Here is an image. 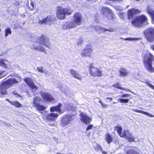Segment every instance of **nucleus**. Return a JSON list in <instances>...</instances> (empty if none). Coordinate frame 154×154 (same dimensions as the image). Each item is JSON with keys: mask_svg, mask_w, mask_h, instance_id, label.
I'll use <instances>...</instances> for the list:
<instances>
[{"mask_svg": "<svg viewBox=\"0 0 154 154\" xmlns=\"http://www.w3.org/2000/svg\"><path fill=\"white\" fill-rule=\"evenodd\" d=\"M144 67L147 71L149 72H154V67L152 66L154 61L153 56L150 53H147L144 56L143 60Z\"/></svg>", "mask_w": 154, "mask_h": 154, "instance_id": "nucleus-1", "label": "nucleus"}, {"mask_svg": "<svg viewBox=\"0 0 154 154\" xmlns=\"http://www.w3.org/2000/svg\"><path fill=\"white\" fill-rule=\"evenodd\" d=\"M148 18L142 15L136 17L132 19L131 23L133 25L137 27H142L147 24Z\"/></svg>", "mask_w": 154, "mask_h": 154, "instance_id": "nucleus-2", "label": "nucleus"}, {"mask_svg": "<svg viewBox=\"0 0 154 154\" xmlns=\"http://www.w3.org/2000/svg\"><path fill=\"white\" fill-rule=\"evenodd\" d=\"M16 81L14 79H9L3 82L0 86L1 93L3 95L6 94V89L11 87L13 84L16 83Z\"/></svg>", "mask_w": 154, "mask_h": 154, "instance_id": "nucleus-3", "label": "nucleus"}, {"mask_svg": "<svg viewBox=\"0 0 154 154\" xmlns=\"http://www.w3.org/2000/svg\"><path fill=\"white\" fill-rule=\"evenodd\" d=\"M72 11L70 8H63L61 7L57 8V15L59 19H63L65 18L66 15H70Z\"/></svg>", "mask_w": 154, "mask_h": 154, "instance_id": "nucleus-4", "label": "nucleus"}, {"mask_svg": "<svg viewBox=\"0 0 154 154\" xmlns=\"http://www.w3.org/2000/svg\"><path fill=\"white\" fill-rule=\"evenodd\" d=\"M145 37L147 41L152 42L154 41V29L149 28L144 32Z\"/></svg>", "mask_w": 154, "mask_h": 154, "instance_id": "nucleus-5", "label": "nucleus"}, {"mask_svg": "<svg viewBox=\"0 0 154 154\" xmlns=\"http://www.w3.org/2000/svg\"><path fill=\"white\" fill-rule=\"evenodd\" d=\"M36 42L39 44L45 46L49 49L51 48L48 38L43 35H42L41 37L37 38Z\"/></svg>", "mask_w": 154, "mask_h": 154, "instance_id": "nucleus-6", "label": "nucleus"}, {"mask_svg": "<svg viewBox=\"0 0 154 154\" xmlns=\"http://www.w3.org/2000/svg\"><path fill=\"white\" fill-rule=\"evenodd\" d=\"M41 101V99L39 97L36 96L34 97L33 103V106L35 107L38 110L42 111L46 109V107L40 104V102Z\"/></svg>", "mask_w": 154, "mask_h": 154, "instance_id": "nucleus-7", "label": "nucleus"}, {"mask_svg": "<svg viewBox=\"0 0 154 154\" xmlns=\"http://www.w3.org/2000/svg\"><path fill=\"white\" fill-rule=\"evenodd\" d=\"M73 119L72 116L69 115H65L62 118L60 125L62 127L66 126L70 124Z\"/></svg>", "mask_w": 154, "mask_h": 154, "instance_id": "nucleus-8", "label": "nucleus"}, {"mask_svg": "<svg viewBox=\"0 0 154 154\" xmlns=\"http://www.w3.org/2000/svg\"><path fill=\"white\" fill-rule=\"evenodd\" d=\"M126 154H139L138 152V149L137 147L133 146H126L124 149Z\"/></svg>", "mask_w": 154, "mask_h": 154, "instance_id": "nucleus-9", "label": "nucleus"}, {"mask_svg": "<svg viewBox=\"0 0 154 154\" xmlns=\"http://www.w3.org/2000/svg\"><path fill=\"white\" fill-rule=\"evenodd\" d=\"M92 51L91 45H86L81 52V55L82 57H89L92 53Z\"/></svg>", "mask_w": 154, "mask_h": 154, "instance_id": "nucleus-10", "label": "nucleus"}, {"mask_svg": "<svg viewBox=\"0 0 154 154\" xmlns=\"http://www.w3.org/2000/svg\"><path fill=\"white\" fill-rule=\"evenodd\" d=\"M42 97L44 100L47 102L55 101L54 97L50 94L45 92H42L41 94Z\"/></svg>", "mask_w": 154, "mask_h": 154, "instance_id": "nucleus-11", "label": "nucleus"}, {"mask_svg": "<svg viewBox=\"0 0 154 154\" xmlns=\"http://www.w3.org/2000/svg\"><path fill=\"white\" fill-rule=\"evenodd\" d=\"M89 70L90 74L92 76H101L102 75L101 72L97 68L93 67L92 65L90 66Z\"/></svg>", "mask_w": 154, "mask_h": 154, "instance_id": "nucleus-12", "label": "nucleus"}, {"mask_svg": "<svg viewBox=\"0 0 154 154\" xmlns=\"http://www.w3.org/2000/svg\"><path fill=\"white\" fill-rule=\"evenodd\" d=\"M56 18L54 16H48L45 18L44 19L42 20H40L38 21V23L40 24L45 23L47 24H49L50 22H52L55 21Z\"/></svg>", "mask_w": 154, "mask_h": 154, "instance_id": "nucleus-13", "label": "nucleus"}, {"mask_svg": "<svg viewBox=\"0 0 154 154\" xmlns=\"http://www.w3.org/2000/svg\"><path fill=\"white\" fill-rule=\"evenodd\" d=\"M122 137L128 139L129 142H132L134 141V137L132 135L131 133L129 132V131L124 130L122 134Z\"/></svg>", "mask_w": 154, "mask_h": 154, "instance_id": "nucleus-14", "label": "nucleus"}, {"mask_svg": "<svg viewBox=\"0 0 154 154\" xmlns=\"http://www.w3.org/2000/svg\"><path fill=\"white\" fill-rule=\"evenodd\" d=\"M94 28L95 31L99 33H100L101 32H106V31L113 32L114 31V29L113 28H109V29H106L102 27L99 26H94Z\"/></svg>", "mask_w": 154, "mask_h": 154, "instance_id": "nucleus-15", "label": "nucleus"}, {"mask_svg": "<svg viewBox=\"0 0 154 154\" xmlns=\"http://www.w3.org/2000/svg\"><path fill=\"white\" fill-rule=\"evenodd\" d=\"M80 116L81 121L85 124H89L92 120L88 116L83 113L80 114Z\"/></svg>", "mask_w": 154, "mask_h": 154, "instance_id": "nucleus-16", "label": "nucleus"}, {"mask_svg": "<svg viewBox=\"0 0 154 154\" xmlns=\"http://www.w3.org/2000/svg\"><path fill=\"white\" fill-rule=\"evenodd\" d=\"M72 21L76 26L80 25L82 21V15L81 14L79 13H75L74 16V20Z\"/></svg>", "mask_w": 154, "mask_h": 154, "instance_id": "nucleus-17", "label": "nucleus"}, {"mask_svg": "<svg viewBox=\"0 0 154 154\" xmlns=\"http://www.w3.org/2000/svg\"><path fill=\"white\" fill-rule=\"evenodd\" d=\"M76 25L73 21L66 23L62 26L63 29L66 30L75 27Z\"/></svg>", "mask_w": 154, "mask_h": 154, "instance_id": "nucleus-18", "label": "nucleus"}, {"mask_svg": "<svg viewBox=\"0 0 154 154\" xmlns=\"http://www.w3.org/2000/svg\"><path fill=\"white\" fill-rule=\"evenodd\" d=\"M140 13V11L137 9H133L129 10L128 12V16L129 19L131 18L134 15Z\"/></svg>", "mask_w": 154, "mask_h": 154, "instance_id": "nucleus-19", "label": "nucleus"}, {"mask_svg": "<svg viewBox=\"0 0 154 154\" xmlns=\"http://www.w3.org/2000/svg\"><path fill=\"white\" fill-rule=\"evenodd\" d=\"M58 116V115L57 113H50L47 116V118L49 121L54 122L55 121L54 118H57Z\"/></svg>", "mask_w": 154, "mask_h": 154, "instance_id": "nucleus-20", "label": "nucleus"}, {"mask_svg": "<svg viewBox=\"0 0 154 154\" xmlns=\"http://www.w3.org/2000/svg\"><path fill=\"white\" fill-rule=\"evenodd\" d=\"M70 72L72 77L81 80L82 78L81 75L77 71L73 69L70 70Z\"/></svg>", "mask_w": 154, "mask_h": 154, "instance_id": "nucleus-21", "label": "nucleus"}, {"mask_svg": "<svg viewBox=\"0 0 154 154\" xmlns=\"http://www.w3.org/2000/svg\"><path fill=\"white\" fill-rule=\"evenodd\" d=\"M31 48L32 49L37 50L38 51L43 52L46 54H47V52L46 51L45 48L39 45L37 46H36L34 45H33L31 46Z\"/></svg>", "mask_w": 154, "mask_h": 154, "instance_id": "nucleus-22", "label": "nucleus"}, {"mask_svg": "<svg viewBox=\"0 0 154 154\" xmlns=\"http://www.w3.org/2000/svg\"><path fill=\"white\" fill-rule=\"evenodd\" d=\"M62 105L61 103H59L57 106H53L51 107L50 108V111L51 112H53L55 111H57L58 112L61 113V110L60 108Z\"/></svg>", "mask_w": 154, "mask_h": 154, "instance_id": "nucleus-23", "label": "nucleus"}, {"mask_svg": "<svg viewBox=\"0 0 154 154\" xmlns=\"http://www.w3.org/2000/svg\"><path fill=\"white\" fill-rule=\"evenodd\" d=\"M146 11L147 13L151 15L152 21L154 22V11H153L152 9H151L149 6H148Z\"/></svg>", "mask_w": 154, "mask_h": 154, "instance_id": "nucleus-24", "label": "nucleus"}, {"mask_svg": "<svg viewBox=\"0 0 154 154\" xmlns=\"http://www.w3.org/2000/svg\"><path fill=\"white\" fill-rule=\"evenodd\" d=\"M131 110L132 111L134 112H136L144 114L150 117H153L154 116L151 114H149L146 112L143 111L142 110L136 109H132Z\"/></svg>", "mask_w": 154, "mask_h": 154, "instance_id": "nucleus-25", "label": "nucleus"}, {"mask_svg": "<svg viewBox=\"0 0 154 154\" xmlns=\"http://www.w3.org/2000/svg\"><path fill=\"white\" fill-rule=\"evenodd\" d=\"M106 140L108 143H110L113 140L112 137L109 133H107L105 135Z\"/></svg>", "mask_w": 154, "mask_h": 154, "instance_id": "nucleus-26", "label": "nucleus"}, {"mask_svg": "<svg viewBox=\"0 0 154 154\" xmlns=\"http://www.w3.org/2000/svg\"><path fill=\"white\" fill-rule=\"evenodd\" d=\"M121 76H126L128 73L127 71L124 69H121L119 71Z\"/></svg>", "mask_w": 154, "mask_h": 154, "instance_id": "nucleus-27", "label": "nucleus"}, {"mask_svg": "<svg viewBox=\"0 0 154 154\" xmlns=\"http://www.w3.org/2000/svg\"><path fill=\"white\" fill-rule=\"evenodd\" d=\"M115 130L117 131L118 134L121 137L122 136V128L121 127L116 126L115 128Z\"/></svg>", "mask_w": 154, "mask_h": 154, "instance_id": "nucleus-28", "label": "nucleus"}, {"mask_svg": "<svg viewBox=\"0 0 154 154\" xmlns=\"http://www.w3.org/2000/svg\"><path fill=\"white\" fill-rule=\"evenodd\" d=\"M11 104L17 107H21V105L17 101H12Z\"/></svg>", "mask_w": 154, "mask_h": 154, "instance_id": "nucleus-29", "label": "nucleus"}, {"mask_svg": "<svg viewBox=\"0 0 154 154\" xmlns=\"http://www.w3.org/2000/svg\"><path fill=\"white\" fill-rule=\"evenodd\" d=\"M106 17L109 19L113 20L114 19L116 16L115 14L113 13H110V14H108L107 16L106 15Z\"/></svg>", "mask_w": 154, "mask_h": 154, "instance_id": "nucleus-30", "label": "nucleus"}, {"mask_svg": "<svg viewBox=\"0 0 154 154\" xmlns=\"http://www.w3.org/2000/svg\"><path fill=\"white\" fill-rule=\"evenodd\" d=\"M5 36L6 37L9 34H11L12 32L10 28H6L5 30Z\"/></svg>", "mask_w": 154, "mask_h": 154, "instance_id": "nucleus-31", "label": "nucleus"}, {"mask_svg": "<svg viewBox=\"0 0 154 154\" xmlns=\"http://www.w3.org/2000/svg\"><path fill=\"white\" fill-rule=\"evenodd\" d=\"M65 106L68 110H73L75 109V108L70 105V104H66Z\"/></svg>", "mask_w": 154, "mask_h": 154, "instance_id": "nucleus-32", "label": "nucleus"}, {"mask_svg": "<svg viewBox=\"0 0 154 154\" xmlns=\"http://www.w3.org/2000/svg\"><path fill=\"white\" fill-rule=\"evenodd\" d=\"M121 39H124L125 40L127 41H136L138 40H139L140 39L139 38H121Z\"/></svg>", "mask_w": 154, "mask_h": 154, "instance_id": "nucleus-33", "label": "nucleus"}, {"mask_svg": "<svg viewBox=\"0 0 154 154\" xmlns=\"http://www.w3.org/2000/svg\"><path fill=\"white\" fill-rule=\"evenodd\" d=\"M4 60L0 58V65L5 68L7 67V65L4 61Z\"/></svg>", "mask_w": 154, "mask_h": 154, "instance_id": "nucleus-34", "label": "nucleus"}, {"mask_svg": "<svg viewBox=\"0 0 154 154\" xmlns=\"http://www.w3.org/2000/svg\"><path fill=\"white\" fill-rule=\"evenodd\" d=\"M128 99H119L118 100L119 102L121 103H128L129 101Z\"/></svg>", "mask_w": 154, "mask_h": 154, "instance_id": "nucleus-35", "label": "nucleus"}, {"mask_svg": "<svg viewBox=\"0 0 154 154\" xmlns=\"http://www.w3.org/2000/svg\"><path fill=\"white\" fill-rule=\"evenodd\" d=\"M113 86L115 88L120 89L121 90L124 89V88H122L119 86V84L118 83H117L114 85Z\"/></svg>", "mask_w": 154, "mask_h": 154, "instance_id": "nucleus-36", "label": "nucleus"}, {"mask_svg": "<svg viewBox=\"0 0 154 154\" xmlns=\"http://www.w3.org/2000/svg\"><path fill=\"white\" fill-rule=\"evenodd\" d=\"M24 81L28 85L31 83V79L29 78H27L25 79Z\"/></svg>", "mask_w": 154, "mask_h": 154, "instance_id": "nucleus-37", "label": "nucleus"}, {"mask_svg": "<svg viewBox=\"0 0 154 154\" xmlns=\"http://www.w3.org/2000/svg\"><path fill=\"white\" fill-rule=\"evenodd\" d=\"M11 79H14L17 82L16 83H15L14 84H13V85H15V84H16L17 83H18L19 82H21V78L20 77L18 76V77H17V79H15L14 78H12Z\"/></svg>", "mask_w": 154, "mask_h": 154, "instance_id": "nucleus-38", "label": "nucleus"}, {"mask_svg": "<svg viewBox=\"0 0 154 154\" xmlns=\"http://www.w3.org/2000/svg\"><path fill=\"white\" fill-rule=\"evenodd\" d=\"M13 94H14V95L16 96V97H19L20 98H20V99H21L22 97L20 96V95L16 91H14L13 92Z\"/></svg>", "mask_w": 154, "mask_h": 154, "instance_id": "nucleus-39", "label": "nucleus"}, {"mask_svg": "<svg viewBox=\"0 0 154 154\" xmlns=\"http://www.w3.org/2000/svg\"><path fill=\"white\" fill-rule=\"evenodd\" d=\"M43 69V67H37V70H38V71L41 73H43L44 72V70Z\"/></svg>", "mask_w": 154, "mask_h": 154, "instance_id": "nucleus-40", "label": "nucleus"}, {"mask_svg": "<svg viewBox=\"0 0 154 154\" xmlns=\"http://www.w3.org/2000/svg\"><path fill=\"white\" fill-rule=\"evenodd\" d=\"M31 87L32 88L33 91H35L37 89V87L33 84H31Z\"/></svg>", "mask_w": 154, "mask_h": 154, "instance_id": "nucleus-41", "label": "nucleus"}, {"mask_svg": "<svg viewBox=\"0 0 154 154\" xmlns=\"http://www.w3.org/2000/svg\"><path fill=\"white\" fill-rule=\"evenodd\" d=\"M93 127L92 125H90L88 126L86 129V131H88V130L92 129Z\"/></svg>", "mask_w": 154, "mask_h": 154, "instance_id": "nucleus-42", "label": "nucleus"}, {"mask_svg": "<svg viewBox=\"0 0 154 154\" xmlns=\"http://www.w3.org/2000/svg\"><path fill=\"white\" fill-rule=\"evenodd\" d=\"M96 147L98 150H100L101 151H102V150H103L102 147L99 145L97 144Z\"/></svg>", "mask_w": 154, "mask_h": 154, "instance_id": "nucleus-43", "label": "nucleus"}, {"mask_svg": "<svg viewBox=\"0 0 154 154\" xmlns=\"http://www.w3.org/2000/svg\"><path fill=\"white\" fill-rule=\"evenodd\" d=\"M147 85L149 87H150L154 90V86L152 85L149 83H147Z\"/></svg>", "mask_w": 154, "mask_h": 154, "instance_id": "nucleus-44", "label": "nucleus"}, {"mask_svg": "<svg viewBox=\"0 0 154 154\" xmlns=\"http://www.w3.org/2000/svg\"><path fill=\"white\" fill-rule=\"evenodd\" d=\"M130 96V95L128 94H123L121 96V97H128Z\"/></svg>", "mask_w": 154, "mask_h": 154, "instance_id": "nucleus-45", "label": "nucleus"}, {"mask_svg": "<svg viewBox=\"0 0 154 154\" xmlns=\"http://www.w3.org/2000/svg\"><path fill=\"white\" fill-rule=\"evenodd\" d=\"M30 5L32 7V10H33L34 8V5L33 3L32 2V1H31L30 2Z\"/></svg>", "mask_w": 154, "mask_h": 154, "instance_id": "nucleus-46", "label": "nucleus"}, {"mask_svg": "<svg viewBox=\"0 0 154 154\" xmlns=\"http://www.w3.org/2000/svg\"><path fill=\"white\" fill-rule=\"evenodd\" d=\"M82 41L81 40H79L77 42V44L78 45H80L82 44Z\"/></svg>", "mask_w": 154, "mask_h": 154, "instance_id": "nucleus-47", "label": "nucleus"}, {"mask_svg": "<svg viewBox=\"0 0 154 154\" xmlns=\"http://www.w3.org/2000/svg\"><path fill=\"white\" fill-rule=\"evenodd\" d=\"M101 106L104 107V108H106L107 107V105H106V104H103V103H101Z\"/></svg>", "mask_w": 154, "mask_h": 154, "instance_id": "nucleus-48", "label": "nucleus"}, {"mask_svg": "<svg viewBox=\"0 0 154 154\" xmlns=\"http://www.w3.org/2000/svg\"><path fill=\"white\" fill-rule=\"evenodd\" d=\"M106 100H109L110 101L112 100V98L111 97H106Z\"/></svg>", "mask_w": 154, "mask_h": 154, "instance_id": "nucleus-49", "label": "nucleus"}, {"mask_svg": "<svg viewBox=\"0 0 154 154\" xmlns=\"http://www.w3.org/2000/svg\"><path fill=\"white\" fill-rule=\"evenodd\" d=\"M123 90H125L126 91H127H127H129V92H132L130 90H129L128 89H123Z\"/></svg>", "mask_w": 154, "mask_h": 154, "instance_id": "nucleus-50", "label": "nucleus"}, {"mask_svg": "<svg viewBox=\"0 0 154 154\" xmlns=\"http://www.w3.org/2000/svg\"><path fill=\"white\" fill-rule=\"evenodd\" d=\"M60 90L62 91L64 93H66V91L65 90H63L62 89V88H60Z\"/></svg>", "mask_w": 154, "mask_h": 154, "instance_id": "nucleus-51", "label": "nucleus"}, {"mask_svg": "<svg viewBox=\"0 0 154 154\" xmlns=\"http://www.w3.org/2000/svg\"><path fill=\"white\" fill-rule=\"evenodd\" d=\"M2 72H0V79L2 78L3 76L2 75Z\"/></svg>", "mask_w": 154, "mask_h": 154, "instance_id": "nucleus-52", "label": "nucleus"}, {"mask_svg": "<svg viewBox=\"0 0 154 154\" xmlns=\"http://www.w3.org/2000/svg\"><path fill=\"white\" fill-rule=\"evenodd\" d=\"M151 48L154 51V45L151 47Z\"/></svg>", "mask_w": 154, "mask_h": 154, "instance_id": "nucleus-53", "label": "nucleus"}, {"mask_svg": "<svg viewBox=\"0 0 154 154\" xmlns=\"http://www.w3.org/2000/svg\"><path fill=\"white\" fill-rule=\"evenodd\" d=\"M43 73H45V75H46V74L48 73V71H44V72Z\"/></svg>", "mask_w": 154, "mask_h": 154, "instance_id": "nucleus-54", "label": "nucleus"}, {"mask_svg": "<svg viewBox=\"0 0 154 154\" xmlns=\"http://www.w3.org/2000/svg\"><path fill=\"white\" fill-rule=\"evenodd\" d=\"M6 100L8 101V102L11 103L12 102H11V101H10L8 99H6Z\"/></svg>", "mask_w": 154, "mask_h": 154, "instance_id": "nucleus-55", "label": "nucleus"}, {"mask_svg": "<svg viewBox=\"0 0 154 154\" xmlns=\"http://www.w3.org/2000/svg\"><path fill=\"white\" fill-rule=\"evenodd\" d=\"M23 17H24L25 16V14H22L21 15Z\"/></svg>", "mask_w": 154, "mask_h": 154, "instance_id": "nucleus-56", "label": "nucleus"}, {"mask_svg": "<svg viewBox=\"0 0 154 154\" xmlns=\"http://www.w3.org/2000/svg\"><path fill=\"white\" fill-rule=\"evenodd\" d=\"M99 101L100 102V103L101 104V103H102V102L101 101H100V100H99Z\"/></svg>", "mask_w": 154, "mask_h": 154, "instance_id": "nucleus-57", "label": "nucleus"}, {"mask_svg": "<svg viewBox=\"0 0 154 154\" xmlns=\"http://www.w3.org/2000/svg\"><path fill=\"white\" fill-rule=\"evenodd\" d=\"M120 14H121V15L122 14V13H120Z\"/></svg>", "mask_w": 154, "mask_h": 154, "instance_id": "nucleus-58", "label": "nucleus"}, {"mask_svg": "<svg viewBox=\"0 0 154 154\" xmlns=\"http://www.w3.org/2000/svg\"><path fill=\"white\" fill-rule=\"evenodd\" d=\"M117 9H118V10H119V9H118L117 8Z\"/></svg>", "mask_w": 154, "mask_h": 154, "instance_id": "nucleus-59", "label": "nucleus"}, {"mask_svg": "<svg viewBox=\"0 0 154 154\" xmlns=\"http://www.w3.org/2000/svg\"><path fill=\"white\" fill-rule=\"evenodd\" d=\"M137 1H139L140 0H137Z\"/></svg>", "mask_w": 154, "mask_h": 154, "instance_id": "nucleus-60", "label": "nucleus"}]
</instances>
